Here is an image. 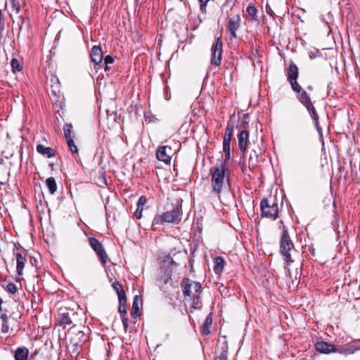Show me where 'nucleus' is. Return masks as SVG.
Wrapping results in <instances>:
<instances>
[{
    "instance_id": "f257e3e1",
    "label": "nucleus",
    "mask_w": 360,
    "mask_h": 360,
    "mask_svg": "<svg viewBox=\"0 0 360 360\" xmlns=\"http://www.w3.org/2000/svg\"><path fill=\"white\" fill-rule=\"evenodd\" d=\"M213 192L220 196L221 191L229 186L230 172L222 162H217L210 169Z\"/></svg>"
},
{
    "instance_id": "f03ea898",
    "label": "nucleus",
    "mask_w": 360,
    "mask_h": 360,
    "mask_svg": "<svg viewBox=\"0 0 360 360\" xmlns=\"http://www.w3.org/2000/svg\"><path fill=\"white\" fill-rule=\"evenodd\" d=\"M182 200H175L171 204V208H167V211L160 214H156L152 222V225L164 226L167 224H178L181 220Z\"/></svg>"
},
{
    "instance_id": "7ed1b4c3",
    "label": "nucleus",
    "mask_w": 360,
    "mask_h": 360,
    "mask_svg": "<svg viewBox=\"0 0 360 360\" xmlns=\"http://www.w3.org/2000/svg\"><path fill=\"white\" fill-rule=\"evenodd\" d=\"M50 98L53 102L54 112H60L65 110V98L61 91V84L58 77L52 74L50 79Z\"/></svg>"
},
{
    "instance_id": "20e7f679",
    "label": "nucleus",
    "mask_w": 360,
    "mask_h": 360,
    "mask_svg": "<svg viewBox=\"0 0 360 360\" xmlns=\"http://www.w3.org/2000/svg\"><path fill=\"white\" fill-rule=\"evenodd\" d=\"M294 248V243L291 240L288 229L284 226L280 238V253L288 265L294 262L290 252Z\"/></svg>"
},
{
    "instance_id": "39448f33",
    "label": "nucleus",
    "mask_w": 360,
    "mask_h": 360,
    "mask_svg": "<svg viewBox=\"0 0 360 360\" xmlns=\"http://www.w3.org/2000/svg\"><path fill=\"white\" fill-rule=\"evenodd\" d=\"M261 217L270 218L273 220L278 217V207L276 200H270L266 198L260 202Z\"/></svg>"
},
{
    "instance_id": "423d86ee",
    "label": "nucleus",
    "mask_w": 360,
    "mask_h": 360,
    "mask_svg": "<svg viewBox=\"0 0 360 360\" xmlns=\"http://www.w3.org/2000/svg\"><path fill=\"white\" fill-rule=\"evenodd\" d=\"M181 287L184 299H191L193 293H196L202 290V286L200 282L194 281L188 278H184L181 281Z\"/></svg>"
},
{
    "instance_id": "0eeeda50",
    "label": "nucleus",
    "mask_w": 360,
    "mask_h": 360,
    "mask_svg": "<svg viewBox=\"0 0 360 360\" xmlns=\"http://www.w3.org/2000/svg\"><path fill=\"white\" fill-rule=\"evenodd\" d=\"M75 316L76 314L73 309H70L66 307L60 308L56 317V322L59 326L65 328L67 326L73 323V318Z\"/></svg>"
},
{
    "instance_id": "6e6552de",
    "label": "nucleus",
    "mask_w": 360,
    "mask_h": 360,
    "mask_svg": "<svg viewBox=\"0 0 360 360\" xmlns=\"http://www.w3.org/2000/svg\"><path fill=\"white\" fill-rule=\"evenodd\" d=\"M89 243L99 258L102 265L105 266L108 260V255L106 253L103 244L94 237L89 238Z\"/></svg>"
},
{
    "instance_id": "1a4fd4ad",
    "label": "nucleus",
    "mask_w": 360,
    "mask_h": 360,
    "mask_svg": "<svg viewBox=\"0 0 360 360\" xmlns=\"http://www.w3.org/2000/svg\"><path fill=\"white\" fill-rule=\"evenodd\" d=\"M223 44L221 38L218 37L211 48L212 58L211 63L219 66L221 61Z\"/></svg>"
},
{
    "instance_id": "9d476101",
    "label": "nucleus",
    "mask_w": 360,
    "mask_h": 360,
    "mask_svg": "<svg viewBox=\"0 0 360 360\" xmlns=\"http://www.w3.org/2000/svg\"><path fill=\"white\" fill-rule=\"evenodd\" d=\"M90 57L92 63H94V68L96 71L103 68L102 60L103 54L100 46H94L90 51Z\"/></svg>"
},
{
    "instance_id": "9b49d317",
    "label": "nucleus",
    "mask_w": 360,
    "mask_h": 360,
    "mask_svg": "<svg viewBox=\"0 0 360 360\" xmlns=\"http://www.w3.org/2000/svg\"><path fill=\"white\" fill-rule=\"evenodd\" d=\"M359 339H355L344 345L340 346L337 349V351L340 354L345 355L352 354H354L356 351L359 350Z\"/></svg>"
},
{
    "instance_id": "f8f14e48",
    "label": "nucleus",
    "mask_w": 360,
    "mask_h": 360,
    "mask_svg": "<svg viewBox=\"0 0 360 360\" xmlns=\"http://www.w3.org/2000/svg\"><path fill=\"white\" fill-rule=\"evenodd\" d=\"M172 153V148L170 146H160L156 152V158L158 160L165 163H170Z\"/></svg>"
},
{
    "instance_id": "ddd939ff",
    "label": "nucleus",
    "mask_w": 360,
    "mask_h": 360,
    "mask_svg": "<svg viewBox=\"0 0 360 360\" xmlns=\"http://www.w3.org/2000/svg\"><path fill=\"white\" fill-rule=\"evenodd\" d=\"M240 16L238 12L230 18L227 25V29L230 32L231 39L237 37L236 31L240 27Z\"/></svg>"
},
{
    "instance_id": "4468645a",
    "label": "nucleus",
    "mask_w": 360,
    "mask_h": 360,
    "mask_svg": "<svg viewBox=\"0 0 360 360\" xmlns=\"http://www.w3.org/2000/svg\"><path fill=\"white\" fill-rule=\"evenodd\" d=\"M298 99L306 107L309 112H316L311 98L305 91H301V94H298Z\"/></svg>"
},
{
    "instance_id": "2eb2a0df",
    "label": "nucleus",
    "mask_w": 360,
    "mask_h": 360,
    "mask_svg": "<svg viewBox=\"0 0 360 360\" xmlns=\"http://www.w3.org/2000/svg\"><path fill=\"white\" fill-rule=\"evenodd\" d=\"M315 347L317 351L323 354H330L331 352H338L335 345L324 341L316 342Z\"/></svg>"
},
{
    "instance_id": "dca6fc26",
    "label": "nucleus",
    "mask_w": 360,
    "mask_h": 360,
    "mask_svg": "<svg viewBox=\"0 0 360 360\" xmlns=\"http://www.w3.org/2000/svg\"><path fill=\"white\" fill-rule=\"evenodd\" d=\"M27 253L22 252H15V257L16 259V271L18 275L21 276L23 274V269L25 268V262L26 261L25 255Z\"/></svg>"
},
{
    "instance_id": "f3484780",
    "label": "nucleus",
    "mask_w": 360,
    "mask_h": 360,
    "mask_svg": "<svg viewBox=\"0 0 360 360\" xmlns=\"http://www.w3.org/2000/svg\"><path fill=\"white\" fill-rule=\"evenodd\" d=\"M238 148L245 152L249 143V132L247 130H242L238 135Z\"/></svg>"
},
{
    "instance_id": "a211bd4d",
    "label": "nucleus",
    "mask_w": 360,
    "mask_h": 360,
    "mask_svg": "<svg viewBox=\"0 0 360 360\" xmlns=\"http://www.w3.org/2000/svg\"><path fill=\"white\" fill-rule=\"evenodd\" d=\"M36 150L40 155L49 158L55 157L56 154V152L53 148L51 147H46L42 144H37Z\"/></svg>"
},
{
    "instance_id": "6ab92c4d",
    "label": "nucleus",
    "mask_w": 360,
    "mask_h": 360,
    "mask_svg": "<svg viewBox=\"0 0 360 360\" xmlns=\"http://www.w3.org/2000/svg\"><path fill=\"white\" fill-rule=\"evenodd\" d=\"M298 68L293 63L290 62L289 67L287 70V79L288 82L294 80H297L298 77Z\"/></svg>"
},
{
    "instance_id": "aec40b11",
    "label": "nucleus",
    "mask_w": 360,
    "mask_h": 360,
    "mask_svg": "<svg viewBox=\"0 0 360 360\" xmlns=\"http://www.w3.org/2000/svg\"><path fill=\"white\" fill-rule=\"evenodd\" d=\"M88 339L87 335L82 330H78L74 338H71V341L74 343L75 346L82 345L84 342H86Z\"/></svg>"
},
{
    "instance_id": "412c9836",
    "label": "nucleus",
    "mask_w": 360,
    "mask_h": 360,
    "mask_svg": "<svg viewBox=\"0 0 360 360\" xmlns=\"http://www.w3.org/2000/svg\"><path fill=\"white\" fill-rule=\"evenodd\" d=\"M29 350L25 347H18L14 354L15 360H27Z\"/></svg>"
},
{
    "instance_id": "4be33fe9",
    "label": "nucleus",
    "mask_w": 360,
    "mask_h": 360,
    "mask_svg": "<svg viewBox=\"0 0 360 360\" xmlns=\"http://www.w3.org/2000/svg\"><path fill=\"white\" fill-rule=\"evenodd\" d=\"M225 261L221 256H218L214 259L213 270L216 274H221L224 270Z\"/></svg>"
},
{
    "instance_id": "5701e85b",
    "label": "nucleus",
    "mask_w": 360,
    "mask_h": 360,
    "mask_svg": "<svg viewBox=\"0 0 360 360\" xmlns=\"http://www.w3.org/2000/svg\"><path fill=\"white\" fill-rule=\"evenodd\" d=\"M212 323V314H210L205 319L202 326V333L207 335L210 333V328Z\"/></svg>"
},
{
    "instance_id": "b1692460",
    "label": "nucleus",
    "mask_w": 360,
    "mask_h": 360,
    "mask_svg": "<svg viewBox=\"0 0 360 360\" xmlns=\"http://www.w3.org/2000/svg\"><path fill=\"white\" fill-rule=\"evenodd\" d=\"M11 316H8L6 313H3L0 314V318L2 321V326L1 328V331L2 333H7L9 331V324H8V318Z\"/></svg>"
},
{
    "instance_id": "393cba45",
    "label": "nucleus",
    "mask_w": 360,
    "mask_h": 360,
    "mask_svg": "<svg viewBox=\"0 0 360 360\" xmlns=\"http://www.w3.org/2000/svg\"><path fill=\"white\" fill-rule=\"evenodd\" d=\"M46 186H47L50 194L53 195L57 191V184L55 179L52 176L49 177L46 180Z\"/></svg>"
},
{
    "instance_id": "a878e982",
    "label": "nucleus",
    "mask_w": 360,
    "mask_h": 360,
    "mask_svg": "<svg viewBox=\"0 0 360 360\" xmlns=\"http://www.w3.org/2000/svg\"><path fill=\"white\" fill-rule=\"evenodd\" d=\"M246 13L250 20H257V9L255 6L248 5L246 8Z\"/></svg>"
},
{
    "instance_id": "bb28decb",
    "label": "nucleus",
    "mask_w": 360,
    "mask_h": 360,
    "mask_svg": "<svg viewBox=\"0 0 360 360\" xmlns=\"http://www.w3.org/2000/svg\"><path fill=\"white\" fill-rule=\"evenodd\" d=\"M139 302H141V299L138 296L135 295L134 297L133 300V304H132V309L131 314L133 317L136 318L137 316H139Z\"/></svg>"
},
{
    "instance_id": "cd10ccee",
    "label": "nucleus",
    "mask_w": 360,
    "mask_h": 360,
    "mask_svg": "<svg viewBox=\"0 0 360 360\" xmlns=\"http://www.w3.org/2000/svg\"><path fill=\"white\" fill-rule=\"evenodd\" d=\"M118 311L120 315L127 314V297L122 296L119 298Z\"/></svg>"
},
{
    "instance_id": "c85d7f7f",
    "label": "nucleus",
    "mask_w": 360,
    "mask_h": 360,
    "mask_svg": "<svg viewBox=\"0 0 360 360\" xmlns=\"http://www.w3.org/2000/svg\"><path fill=\"white\" fill-rule=\"evenodd\" d=\"M112 287L113 290L116 292L118 299L120 298L122 296L126 297V294L124 290H123L122 284L118 282L115 281L112 284Z\"/></svg>"
},
{
    "instance_id": "c756f323",
    "label": "nucleus",
    "mask_w": 360,
    "mask_h": 360,
    "mask_svg": "<svg viewBox=\"0 0 360 360\" xmlns=\"http://www.w3.org/2000/svg\"><path fill=\"white\" fill-rule=\"evenodd\" d=\"M5 25H6V20L4 16L3 12L1 10H0V44H1L3 43V32L5 30Z\"/></svg>"
},
{
    "instance_id": "7c9ffc66",
    "label": "nucleus",
    "mask_w": 360,
    "mask_h": 360,
    "mask_svg": "<svg viewBox=\"0 0 360 360\" xmlns=\"http://www.w3.org/2000/svg\"><path fill=\"white\" fill-rule=\"evenodd\" d=\"M73 126L72 123H66L63 126V132L65 139L72 138V131Z\"/></svg>"
},
{
    "instance_id": "2f4dec72",
    "label": "nucleus",
    "mask_w": 360,
    "mask_h": 360,
    "mask_svg": "<svg viewBox=\"0 0 360 360\" xmlns=\"http://www.w3.org/2000/svg\"><path fill=\"white\" fill-rule=\"evenodd\" d=\"M233 129H234V125L231 123H228L227 126L225 129V134H224V138H226L227 139H232L233 135Z\"/></svg>"
},
{
    "instance_id": "473e14b6",
    "label": "nucleus",
    "mask_w": 360,
    "mask_h": 360,
    "mask_svg": "<svg viewBox=\"0 0 360 360\" xmlns=\"http://www.w3.org/2000/svg\"><path fill=\"white\" fill-rule=\"evenodd\" d=\"M201 292H202V290L198 291L196 293H193V295L191 297V299H188L189 300L192 301V307L193 308H198V305L200 303Z\"/></svg>"
},
{
    "instance_id": "72a5a7b5",
    "label": "nucleus",
    "mask_w": 360,
    "mask_h": 360,
    "mask_svg": "<svg viewBox=\"0 0 360 360\" xmlns=\"http://www.w3.org/2000/svg\"><path fill=\"white\" fill-rule=\"evenodd\" d=\"M312 120L314 122L315 127L320 136H322V127L319 122L318 114H311Z\"/></svg>"
},
{
    "instance_id": "f704fd0d",
    "label": "nucleus",
    "mask_w": 360,
    "mask_h": 360,
    "mask_svg": "<svg viewBox=\"0 0 360 360\" xmlns=\"http://www.w3.org/2000/svg\"><path fill=\"white\" fill-rule=\"evenodd\" d=\"M11 65L13 72H20L22 70V66L20 64L18 60L13 58L11 61Z\"/></svg>"
},
{
    "instance_id": "c9c22d12",
    "label": "nucleus",
    "mask_w": 360,
    "mask_h": 360,
    "mask_svg": "<svg viewBox=\"0 0 360 360\" xmlns=\"http://www.w3.org/2000/svg\"><path fill=\"white\" fill-rule=\"evenodd\" d=\"M66 139L67 144H68L69 150L72 153H77V152H78L77 147L76 146L72 137V138H68V139Z\"/></svg>"
},
{
    "instance_id": "e433bc0d",
    "label": "nucleus",
    "mask_w": 360,
    "mask_h": 360,
    "mask_svg": "<svg viewBox=\"0 0 360 360\" xmlns=\"http://www.w3.org/2000/svg\"><path fill=\"white\" fill-rule=\"evenodd\" d=\"M13 9L18 13L20 11L21 6L24 4V0H11Z\"/></svg>"
},
{
    "instance_id": "4c0bfd02",
    "label": "nucleus",
    "mask_w": 360,
    "mask_h": 360,
    "mask_svg": "<svg viewBox=\"0 0 360 360\" xmlns=\"http://www.w3.org/2000/svg\"><path fill=\"white\" fill-rule=\"evenodd\" d=\"M228 358V346L224 345L223 350L218 357H216L214 360H227Z\"/></svg>"
},
{
    "instance_id": "58836bf2",
    "label": "nucleus",
    "mask_w": 360,
    "mask_h": 360,
    "mask_svg": "<svg viewBox=\"0 0 360 360\" xmlns=\"http://www.w3.org/2000/svg\"><path fill=\"white\" fill-rule=\"evenodd\" d=\"M6 290L13 295V294H15L18 291V288L16 286V285L13 283H8L6 287Z\"/></svg>"
},
{
    "instance_id": "ea45409f",
    "label": "nucleus",
    "mask_w": 360,
    "mask_h": 360,
    "mask_svg": "<svg viewBox=\"0 0 360 360\" xmlns=\"http://www.w3.org/2000/svg\"><path fill=\"white\" fill-rule=\"evenodd\" d=\"M290 84L292 89L293 91L297 92L298 94H301V91H303L301 86L297 82V80L289 82Z\"/></svg>"
},
{
    "instance_id": "a19ab883",
    "label": "nucleus",
    "mask_w": 360,
    "mask_h": 360,
    "mask_svg": "<svg viewBox=\"0 0 360 360\" xmlns=\"http://www.w3.org/2000/svg\"><path fill=\"white\" fill-rule=\"evenodd\" d=\"M145 122L148 124L150 122H155L158 120L155 117L154 114H143Z\"/></svg>"
},
{
    "instance_id": "79ce46f5",
    "label": "nucleus",
    "mask_w": 360,
    "mask_h": 360,
    "mask_svg": "<svg viewBox=\"0 0 360 360\" xmlns=\"http://www.w3.org/2000/svg\"><path fill=\"white\" fill-rule=\"evenodd\" d=\"M22 252L23 253H27V250L20 244L14 243L13 248V253L15 255V252Z\"/></svg>"
},
{
    "instance_id": "37998d69",
    "label": "nucleus",
    "mask_w": 360,
    "mask_h": 360,
    "mask_svg": "<svg viewBox=\"0 0 360 360\" xmlns=\"http://www.w3.org/2000/svg\"><path fill=\"white\" fill-rule=\"evenodd\" d=\"M114 63V58L108 55L105 57H103V59L102 60L103 65H110Z\"/></svg>"
},
{
    "instance_id": "c03bdc74",
    "label": "nucleus",
    "mask_w": 360,
    "mask_h": 360,
    "mask_svg": "<svg viewBox=\"0 0 360 360\" xmlns=\"http://www.w3.org/2000/svg\"><path fill=\"white\" fill-rule=\"evenodd\" d=\"M171 280V274H165L162 276L159 281L160 284L162 286L167 283V282Z\"/></svg>"
},
{
    "instance_id": "a18cd8bd",
    "label": "nucleus",
    "mask_w": 360,
    "mask_h": 360,
    "mask_svg": "<svg viewBox=\"0 0 360 360\" xmlns=\"http://www.w3.org/2000/svg\"><path fill=\"white\" fill-rule=\"evenodd\" d=\"M231 139H227L226 138L224 137L223 150H231Z\"/></svg>"
},
{
    "instance_id": "49530a36",
    "label": "nucleus",
    "mask_w": 360,
    "mask_h": 360,
    "mask_svg": "<svg viewBox=\"0 0 360 360\" xmlns=\"http://www.w3.org/2000/svg\"><path fill=\"white\" fill-rule=\"evenodd\" d=\"M146 202H147V198L145 196L142 195L139 198V200L136 203V206H137V207L143 208Z\"/></svg>"
},
{
    "instance_id": "de8ad7c7",
    "label": "nucleus",
    "mask_w": 360,
    "mask_h": 360,
    "mask_svg": "<svg viewBox=\"0 0 360 360\" xmlns=\"http://www.w3.org/2000/svg\"><path fill=\"white\" fill-rule=\"evenodd\" d=\"M120 317H121V319H122V324H123V327H124V329L125 331H127V328H128V326H129V319L127 318V314H124V315H120Z\"/></svg>"
},
{
    "instance_id": "09e8293b",
    "label": "nucleus",
    "mask_w": 360,
    "mask_h": 360,
    "mask_svg": "<svg viewBox=\"0 0 360 360\" xmlns=\"http://www.w3.org/2000/svg\"><path fill=\"white\" fill-rule=\"evenodd\" d=\"M142 212L143 208L141 207H137L135 212L134 216L136 217V219H141L142 217Z\"/></svg>"
},
{
    "instance_id": "8fccbe9b",
    "label": "nucleus",
    "mask_w": 360,
    "mask_h": 360,
    "mask_svg": "<svg viewBox=\"0 0 360 360\" xmlns=\"http://www.w3.org/2000/svg\"><path fill=\"white\" fill-rule=\"evenodd\" d=\"M236 0H226V5L229 4L231 6V11H233V6H235Z\"/></svg>"
},
{
    "instance_id": "3c124183",
    "label": "nucleus",
    "mask_w": 360,
    "mask_h": 360,
    "mask_svg": "<svg viewBox=\"0 0 360 360\" xmlns=\"http://www.w3.org/2000/svg\"><path fill=\"white\" fill-rule=\"evenodd\" d=\"M323 118L322 119V124L324 126H326L328 124V120H329V117H328V114H323Z\"/></svg>"
},
{
    "instance_id": "603ef678",
    "label": "nucleus",
    "mask_w": 360,
    "mask_h": 360,
    "mask_svg": "<svg viewBox=\"0 0 360 360\" xmlns=\"http://www.w3.org/2000/svg\"><path fill=\"white\" fill-rule=\"evenodd\" d=\"M30 264L32 266H37V259L34 257H30Z\"/></svg>"
},
{
    "instance_id": "864d4df0",
    "label": "nucleus",
    "mask_w": 360,
    "mask_h": 360,
    "mask_svg": "<svg viewBox=\"0 0 360 360\" xmlns=\"http://www.w3.org/2000/svg\"><path fill=\"white\" fill-rule=\"evenodd\" d=\"M224 152L225 153V162H226L230 159L231 150H224Z\"/></svg>"
},
{
    "instance_id": "5fc2aeb1",
    "label": "nucleus",
    "mask_w": 360,
    "mask_h": 360,
    "mask_svg": "<svg viewBox=\"0 0 360 360\" xmlns=\"http://www.w3.org/2000/svg\"><path fill=\"white\" fill-rule=\"evenodd\" d=\"M198 1L200 3V8H202V7L206 6L209 0H198Z\"/></svg>"
},
{
    "instance_id": "6e6d98bb",
    "label": "nucleus",
    "mask_w": 360,
    "mask_h": 360,
    "mask_svg": "<svg viewBox=\"0 0 360 360\" xmlns=\"http://www.w3.org/2000/svg\"><path fill=\"white\" fill-rule=\"evenodd\" d=\"M105 72H108L110 70L109 65H103V68Z\"/></svg>"
},
{
    "instance_id": "4d7b16f0",
    "label": "nucleus",
    "mask_w": 360,
    "mask_h": 360,
    "mask_svg": "<svg viewBox=\"0 0 360 360\" xmlns=\"http://www.w3.org/2000/svg\"><path fill=\"white\" fill-rule=\"evenodd\" d=\"M4 303L2 298L0 297V312L2 311L1 305Z\"/></svg>"
},
{
    "instance_id": "13d9d810",
    "label": "nucleus",
    "mask_w": 360,
    "mask_h": 360,
    "mask_svg": "<svg viewBox=\"0 0 360 360\" xmlns=\"http://www.w3.org/2000/svg\"><path fill=\"white\" fill-rule=\"evenodd\" d=\"M248 117H249V114L248 113L243 114V118L244 120H247V119H248Z\"/></svg>"
},
{
    "instance_id": "bf43d9fd",
    "label": "nucleus",
    "mask_w": 360,
    "mask_h": 360,
    "mask_svg": "<svg viewBox=\"0 0 360 360\" xmlns=\"http://www.w3.org/2000/svg\"><path fill=\"white\" fill-rule=\"evenodd\" d=\"M266 13L271 16L273 15V13H274L271 10H268L267 8H266Z\"/></svg>"
},
{
    "instance_id": "052dcab7",
    "label": "nucleus",
    "mask_w": 360,
    "mask_h": 360,
    "mask_svg": "<svg viewBox=\"0 0 360 360\" xmlns=\"http://www.w3.org/2000/svg\"><path fill=\"white\" fill-rule=\"evenodd\" d=\"M309 250L311 252L312 255H314V248H312L311 250V248H309Z\"/></svg>"
},
{
    "instance_id": "680f3d73",
    "label": "nucleus",
    "mask_w": 360,
    "mask_h": 360,
    "mask_svg": "<svg viewBox=\"0 0 360 360\" xmlns=\"http://www.w3.org/2000/svg\"><path fill=\"white\" fill-rule=\"evenodd\" d=\"M193 259H189V264H190V265H191V266H193Z\"/></svg>"
},
{
    "instance_id": "e2e57ef3",
    "label": "nucleus",
    "mask_w": 360,
    "mask_h": 360,
    "mask_svg": "<svg viewBox=\"0 0 360 360\" xmlns=\"http://www.w3.org/2000/svg\"><path fill=\"white\" fill-rule=\"evenodd\" d=\"M307 89L309 90H312V87L311 86H308Z\"/></svg>"
},
{
    "instance_id": "0e129e2a",
    "label": "nucleus",
    "mask_w": 360,
    "mask_h": 360,
    "mask_svg": "<svg viewBox=\"0 0 360 360\" xmlns=\"http://www.w3.org/2000/svg\"><path fill=\"white\" fill-rule=\"evenodd\" d=\"M34 357V354H32V355L30 356V358H31V359H33Z\"/></svg>"
},
{
    "instance_id": "69168bd1",
    "label": "nucleus",
    "mask_w": 360,
    "mask_h": 360,
    "mask_svg": "<svg viewBox=\"0 0 360 360\" xmlns=\"http://www.w3.org/2000/svg\"><path fill=\"white\" fill-rule=\"evenodd\" d=\"M235 115V113H233V115L231 116V118H232Z\"/></svg>"
},
{
    "instance_id": "338daca9",
    "label": "nucleus",
    "mask_w": 360,
    "mask_h": 360,
    "mask_svg": "<svg viewBox=\"0 0 360 360\" xmlns=\"http://www.w3.org/2000/svg\"><path fill=\"white\" fill-rule=\"evenodd\" d=\"M50 166H51V167H53V164H50Z\"/></svg>"
},
{
    "instance_id": "774afa93",
    "label": "nucleus",
    "mask_w": 360,
    "mask_h": 360,
    "mask_svg": "<svg viewBox=\"0 0 360 360\" xmlns=\"http://www.w3.org/2000/svg\"><path fill=\"white\" fill-rule=\"evenodd\" d=\"M110 115V114H109V113H107V114H106V115H107L108 117Z\"/></svg>"
}]
</instances>
